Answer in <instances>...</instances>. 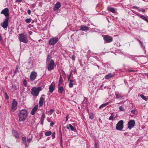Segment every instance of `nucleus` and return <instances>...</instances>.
Instances as JSON below:
<instances>
[{
  "instance_id": "obj_1",
  "label": "nucleus",
  "mask_w": 148,
  "mask_h": 148,
  "mask_svg": "<svg viewBox=\"0 0 148 148\" xmlns=\"http://www.w3.org/2000/svg\"><path fill=\"white\" fill-rule=\"evenodd\" d=\"M28 115V112L25 109H22L19 112L18 116L19 117V121L21 122L24 121Z\"/></svg>"
},
{
  "instance_id": "obj_2",
  "label": "nucleus",
  "mask_w": 148,
  "mask_h": 148,
  "mask_svg": "<svg viewBox=\"0 0 148 148\" xmlns=\"http://www.w3.org/2000/svg\"><path fill=\"white\" fill-rule=\"evenodd\" d=\"M18 38L20 41L21 42L24 43H27L28 41L27 37V35L24 33L20 34Z\"/></svg>"
},
{
  "instance_id": "obj_3",
  "label": "nucleus",
  "mask_w": 148,
  "mask_h": 148,
  "mask_svg": "<svg viewBox=\"0 0 148 148\" xmlns=\"http://www.w3.org/2000/svg\"><path fill=\"white\" fill-rule=\"evenodd\" d=\"M42 90V88L41 87H39L37 88H33L32 89V94L35 96H37L39 93L40 91H41Z\"/></svg>"
},
{
  "instance_id": "obj_4",
  "label": "nucleus",
  "mask_w": 148,
  "mask_h": 148,
  "mask_svg": "<svg viewBox=\"0 0 148 148\" xmlns=\"http://www.w3.org/2000/svg\"><path fill=\"white\" fill-rule=\"evenodd\" d=\"M123 120L119 121L116 125V129L118 130L121 131L123 128Z\"/></svg>"
},
{
  "instance_id": "obj_5",
  "label": "nucleus",
  "mask_w": 148,
  "mask_h": 148,
  "mask_svg": "<svg viewBox=\"0 0 148 148\" xmlns=\"http://www.w3.org/2000/svg\"><path fill=\"white\" fill-rule=\"evenodd\" d=\"M55 63L53 60H51L48 64H47V69L49 71H51L54 69Z\"/></svg>"
},
{
  "instance_id": "obj_6",
  "label": "nucleus",
  "mask_w": 148,
  "mask_h": 148,
  "mask_svg": "<svg viewBox=\"0 0 148 148\" xmlns=\"http://www.w3.org/2000/svg\"><path fill=\"white\" fill-rule=\"evenodd\" d=\"M9 18H6L4 20L3 22L1 23V25L2 27L6 30L8 24Z\"/></svg>"
},
{
  "instance_id": "obj_7",
  "label": "nucleus",
  "mask_w": 148,
  "mask_h": 148,
  "mask_svg": "<svg viewBox=\"0 0 148 148\" xmlns=\"http://www.w3.org/2000/svg\"><path fill=\"white\" fill-rule=\"evenodd\" d=\"M58 41V38L57 37H53L49 39L48 44L50 45H54Z\"/></svg>"
},
{
  "instance_id": "obj_8",
  "label": "nucleus",
  "mask_w": 148,
  "mask_h": 148,
  "mask_svg": "<svg viewBox=\"0 0 148 148\" xmlns=\"http://www.w3.org/2000/svg\"><path fill=\"white\" fill-rule=\"evenodd\" d=\"M135 121L134 120H130L128 123V127L129 130H131L135 126Z\"/></svg>"
},
{
  "instance_id": "obj_9",
  "label": "nucleus",
  "mask_w": 148,
  "mask_h": 148,
  "mask_svg": "<svg viewBox=\"0 0 148 148\" xmlns=\"http://www.w3.org/2000/svg\"><path fill=\"white\" fill-rule=\"evenodd\" d=\"M1 14L4 15L6 18H9V10L7 8H5L1 11Z\"/></svg>"
},
{
  "instance_id": "obj_10",
  "label": "nucleus",
  "mask_w": 148,
  "mask_h": 148,
  "mask_svg": "<svg viewBox=\"0 0 148 148\" xmlns=\"http://www.w3.org/2000/svg\"><path fill=\"white\" fill-rule=\"evenodd\" d=\"M37 76V72L35 71H32L31 72L30 77V80L32 81H33L36 78Z\"/></svg>"
},
{
  "instance_id": "obj_11",
  "label": "nucleus",
  "mask_w": 148,
  "mask_h": 148,
  "mask_svg": "<svg viewBox=\"0 0 148 148\" xmlns=\"http://www.w3.org/2000/svg\"><path fill=\"white\" fill-rule=\"evenodd\" d=\"M105 41L107 43L110 42L112 41V38L108 35H105L103 37Z\"/></svg>"
},
{
  "instance_id": "obj_12",
  "label": "nucleus",
  "mask_w": 148,
  "mask_h": 148,
  "mask_svg": "<svg viewBox=\"0 0 148 148\" xmlns=\"http://www.w3.org/2000/svg\"><path fill=\"white\" fill-rule=\"evenodd\" d=\"M17 105V102L15 99L13 100L12 103L11 110L14 112L16 108V106Z\"/></svg>"
},
{
  "instance_id": "obj_13",
  "label": "nucleus",
  "mask_w": 148,
  "mask_h": 148,
  "mask_svg": "<svg viewBox=\"0 0 148 148\" xmlns=\"http://www.w3.org/2000/svg\"><path fill=\"white\" fill-rule=\"evenodd\" d=\"M61 4L60 2H58L55 4L53 8V10L54 11H56L60 7Z\"/></svg>"
},
{
  "instance_id": "obj_14",
  "label": "nucleus",
  "mask_w": 148,
  "mask_h": 148,
  "mask_svg": "<svg viewBox=\"0 0 148 148\" xmlns=\"http://www.w3.org/2000/svg\"><path fill=\"white\" fill-rule=\"evenodd\" d=\"M38 105H36L33 108L31 112V114L34 115L35 114L38 109Z\"/></svg>"
},
{
  "instance_id": "obj_15",
  "label": "nucleus",
  "mask_w": 148,
  "mask_h": 148,
  "mask_svg": "<svg viewBox=\"0 0 148 148\" xmlns=\"http://www.w3.org/2000/svg\"><path fill=\"white\" fill-rule=\"evenodd\" d=\"M45 98L41 97L39 101V105L40 107H42L43 106V103L45 102Z\"/></svg>"
},
{
  "instance_id": "obj_16",
  "label": "nucleus",
  "mask_w": 148,
  "mask_h": 148,
  "mask_svg": "<svg viewBox=\"0 0 148 148\" xmlns=\"http://www.w3.org/2000/svg\"><path fill=\"white\" fill-rule=\"evenodd\" d=\"M89 28L86 26L81 25L80 30L86 32L89 29Z\"/></svg>"
},
{
  "instance_id": "obj_17",
  "label": "nucleus",
  "mask_w": 148,
  "mask_h": 148,
  "mask_svg": "<svg viewBox=\"0 0 148 148\" xmlns=\"http://www.w3.org/2000/svg\"><path fill=\"white\" fill-rule=\"evenodd\" d=\"M68 125L69 127L68 126H67L66 128L67 129H69V128H70L71 131H73L74 132L76 131V129L75 128L73 127L71 125L69 124Z\"/></svg>"
},
{
  "instance_id": "obj_18",
  "label": "nucleus",
  "mask_w": 148,
  "mask_h": 148,
  "mask_svg": "<svg viewBox=\"0 0 148 148\" xmlns=\"http://www.w3.org/2000/svg\"><path fill=\"white\" fill-rule=\"evenodd\" d=\"M58 92L59 93L61 94L62 93V92L64 90L63 87V86H59V85H58Z\"/></svg>"
},
{
  "instance_id": "obj_19",
  "label": "nucleus",
  "mask_w": 148,
  "mask_h": 148,
  "mask_svg": "<svg viewBox=\"0 0 148 148\" xmlns=\"http://www.w3.org/2000/svg\"><path fill=\"white\" fill-rule=\"evenodd\" d=\"M54 88H55L54 86L52 84H51L49 86V92L51 93L54 90Z\"/></svg>"
},
{
  "instance_id": "obj_20",
  "label": "nucleus",
  "mask_w": 148,
  "mask_h": 148,
  "mask_svg": "<svg viewBox=\"0 0 148 148\" xmlns=\"http://www.w3.org/2000/svg\"><path fill=\"white\" fill-rule=\"evenodd\" d=\"M114 75L111 73H110L108 75L105 76V78L106 79H108L110 78L113 76Z\"/></svg>"
},
{
  "instance_id": "obj_21",
  "label": "nucleus",
  "mask_w": 148,
  "mask_h": 148,
  "mask_svg": "<svg viewBox=\"0 0 148 148\" xmlns=\"http://www.w3.org/2000/svg\"><path fill=\"white\" fill-rule=\"evenodd\" d=\"M110 103V102H107L103 104L99 107V109H101L106 107Z\"/></svg>"
},
{
  "instance_id": "obj_22",
  "label": "nucleus",
  "mask_w": 148,
  "mask_h": 148,
  "mask_svg": "<svg viewBox=\"0 0 148 148\" xmlns=\"http://www.w3.org/2000/svg\"><path fill=\"white\" fill-rule=\"evenodd\" d=\"M132 8H133V9L136 8L139 11L141 12H144L145 11V9H140L139 7H136V6H133V7H132Z\"/></svg>"
},
{
  "instance_id": "obj_23",
  "label": "nucleus",
  "mask_w": 148,
  "mask_h": 148,
  "mask_svg": "<svg viewBox=\"0 0 148 148\" xmlns=\"http://www.w3.org/2000/svg\"><path fill=\"white\" fill-rule=\"evenodd\" d=\"M12 87L13 89L15 90L19 88V86H17L15 84H13L12 85Z\"/></svg>"
},
{
  "instance_id": "obj_24",
  "label": "nucleus",
  "mask_w": 148,
  "mask_h": 148,
  "mask_svg": "<svg viewBox=\"0 0 148 148\" xmlns=\"http://www.w3.org/2000/svg\"><path fill=\"white\" fill-rule=\"evenodd\" d=\"M22 140L23 143L24 144L26 147H27L26 144V139L25 137H22Z\"/></svg>"
},
{
  "instance_id": "obj_25",
  "label": "nucleus",
  "mask_w": 148,
  "mask_h": 148,
  "mask_svg": "<svg viewBox=\"0 0 148 148\" xmlns=\"http://www.w3.org/2000/svg\"><path fill=\"white\" fill-rule=\"evenodd\" d=\"M140 17L143 20L145 21L146 22H147V23H148V19L144 15H141L140 16Z\"/></svg>"
},
{
  "instance_id": "obj_26",
  "label": "nucleus",
  "mask_w": 148,
  "mask_h": 148,
  "mask_svg": "<svg viewBox=\"0 0 148 148\" xmlns=\"http://www.w3.org/2000/svg\"><path fill=\"white\" fill-rule=\"evenodd\" d=\"M89 118L90 119H92L94 118V115L92 113H89Z\"/></svg>"
},
{
  "instance_id": "obj_27",
  "label": "nucleus",
  "mask_w": 148,
  "mask_h": 148,
  "mask_svg": "<svg viewBox=\"0 0 148 148\" xmlns=\"http://www.w3.org/2000/svg\"><path fill=\"white\" fill-rule=\"evenodd\" d=\"M52 132L51 131H48L46 132L45 134V135L47 136H49L51 134Z\"/></svg>"
},
{
  "instance_id": "obj_28",
  "label": "nucleus",
  "mask_w": 148,
  "mask_h": 148,
  "mask_svg": "<svg viewBox=\"0 0 148 148\" xmlns=\"http://www.w3.org/2000/svg\"><path fill=\"white\" fill-rule=\"evenodd\" d=\"M62 81L63 79L62 77L60 76V79L59 80V83L58 85H59V86H60V84H62Z\"/></svg>"
},
{
  "instance_id": "obj_29",
  "label": "nucleus",
  "mask_w": 148,
  "mask_h": 148,
  "mask_svg": "<svg viewBox=\"0 0 148 148\" xmlns=\"http://www.w3.org/2000/svg\"><path fill=\"white\" fill-rule=\"evenodd\" d=\"M30 138H28L27 137V141L28 143H30L32 140V135H30Z\"/></svg>"
},
{
  "instance_id": "obj_30",
  "label": "nucleus",
  "mask_w": 148,
  "mask_h": 148,
  "mask_svg": "<svg viewBox=\"0 0 148 148\" xmlns=\"http://www.w3.org/2000/svg\"><path fill=\"white\" fill-rule=\"evenodd\" d=\"M109 10L110 11L113 13H114L115 12V9L113 8H110L109 9Z\"/></svg>"
},
{
  "instance_id": "obj_31",
  "label": "nucleus",
  "mask_w": 148,
  "mask_h": 148,
  "mask_svg": "<svg viewBox=\"0 0 148 148\" xmlns=\"http://www.w3.org/2000/svg\"><path fill=\"white\" fill-rule=\"evenodd\" d=\"M32 21V19L30 18H28L26 19L25 20V21L27 23H29Z\"/></svg>"
},
{
  "instance_id": "obj_32",
  "label": "nucleus",
  "mask_w": 148,
  "mask_h": 148,
  "mask_svg": "<svg viewBox=\"0 0 148 148\" xmlns=\"http://www.w3.org/2000/svg\"><path fill=\"white\" fill-rule=\"evenodd\" d=\"M13 132H15V134H14L15 137L16 138H17L18 137V134L17 133L15 130L12 131Z\"/></svg>"
},
{
  "instance_id": "obj_33",
  "label": "nucleus",
  "mask_w": 148,
  "mask_h": 148,
  "mask_svg": "<svg viewBox=\"0 0 148 148\" xmlns=\"http://www.w3.org/2000/svg\"><path fill=\"white\" fill-rule=\"evenodd\" d=\"M51 58V56L49 55H48L47 58V63L48 62H49Z\"/></svg>"
},
{
  "instance_id": "obj_34",
  "label": "nucleus",
  "mask_w": 148,
  "mask_h": 148,
  "mask_svg": "<svg viewBox=\"0 0 148 148\" xmlns=\"http://www.w3.org/2000/svg\"><path fill=\"white\" fill-rule=\"evenodd\" d=\"M54 110L51 109L48 112V113L50 115H51L52 114L53 112L54 111Z\"/></svg>"
},
{
  "instance_id": "obj_35",
  "label": "nucleus",
  "mask_w": 148,
  "mask_h": 148,
  "mask_svg": "<svg viewBox=\"0 0 148 148\" xmlns=\"http://www.w3.org/2000/svg\"><path fill=\"white\" fill-rule=\"evenodd\" d=\"M115 95L116 99H119V98L118 96V92H115Z\"/></svg>"
},
{
  "instance_id": "obj_36",
  "label": "nucleus",
  "mask_w": 148,
  "mask_h": 148,
  "mask_svg": "<svg viewBox=\"0 0 148 148\" xmlns=\"http://www.w3.org/2000/svg\"><path fill=\"white\" fill-rule=\"evenodd\" d=\"M114 118V115H111L109 117V120L113 121V120Z\"/></svg>"
},
{
  "instance_id": "obj_37",
  "label": "nucleus",
  "mask_w": 148,
  "mask_h": 148,
  "mask_svg": "<svg viewBox=\"0 0 148 148\" xmlns=\"http://www.w3.org/2000/svg\"><path fill=\"white\" fill-rule=\"evenodd\" d=\"M140 96L143 99H144L145 100H146V99L145 97V96H144L143 95H140Z\"/></svg>"
},
{
  "instance_id": "obj_38",
  "label": "nucleus",
  "mask_w": 148,
  "mask_h": 148,
  "mask_svg": "<svg viewBox=\"0 0 148 148\" xmlns=\"http://www.w3.org/2000/svg\"><path fill=\"white\" fill-rule=\"evenodd\" d=\"M55 135H56V133L55 132H53V133H52V135H51V136H52V137L53 139H54V138H55Z\"/></svg>"
},
{
  "instance_id": "obj_39",
  "label": "nucleus",
  "mask_w": 148,
  "mask_h": 148,
  "mask_svg": "<svg viewBox=\"0 0 148 148\" xmlns=\"http://www.w3.org/2000/svg\"><path fill=\"white\" fill-rule=\"evenodd\" d=\"M69 87L71 88H72L73 87V83L69 82Z\"/></svg>"
},
{
  "instance_id": "obj_40",
  "label": "nucleus",
  "mask_w": 148,
  "mask_h": 148,
  "mask_svg": "<svg viewBox=\"0 0 148 148\" xmlns=\"http://www.w3.org/2000/svg\"><path fill=\"white\" fill-rule=\"evenodd\" d=\"M45 118V115L44 113H43L42 114V116L41 118L42 119L44 120V119Z\"/></svg>"
},
{
  "instance_id": "obj_41",
  "label": "nucleus",
  "mask_w": 148,
  "mask_h": 148,
  "mask_svg": "<svg viewBox=\"0 0 148 148\" xmlns=\"http://www.w3.org/2000/svg\"><path fill=\"white\" fill-rule=\"evenodd\" d=\"M119 109L120 111H124V109H123V108L122 106H121L119 108Z\"/></svg>"
},
{
  "instance_id": "obj_42",
  "label": "nucleus",
  "mask_w": 148,
  "mask_h": 148,
  "mask_svg": "<svg viewBox=\"0 0 148 148\" xmlns=\"http://www.w3.org/2000/svg\"><path fill=\"white\" fill-rule=\"evenodd\" d=\"M23 85L25 87H26L27 86V81L25 80H24L23 81Z\"/></svg>"
},
{
  "instance_id": "obj_43",
  "label": "nucleus",
  "mask_w": 148,
  "mask_h": 148,
  "mask_svg": "<svg viewBox=\"0 0 148 148\" xmlns=\"http://www.w3.org/2000/svg\"><path fill=\"white\" fill-rule=\"evenodd\" d=\"M72 71H71V73L69 75V76H68V77L67 78V79H68V80H69V79H70V77H71V74H72Z\"/></svg>"
},
{
  "instance_id": "obj_44",
  "label": "nucleus",
  "mask_w": 148,
  "mask_h": 148,
  "mask_svg": "<svg viewBox=\"0 0 148 148\" xmlns=\"http://www.w3.org/2000/svg\"><path fill=\"white\" fill-rule=\"evenodd\" d=\"M27 12L28 14L30 15L31 13V10L29 9L28 10Z\"/></svg>"
},
{
  "instance_id": "obj_45",
  "label": "nucleus",
  "mask_w": 148,
  "mask_h": 148,
  "mask_svg": "<svg viewBox=\"0 0 148 148\" xmlns=\"http://www.w3.org/2000/svg\"><path fill=\"white\" fill-rule=\"evenodd\" d=\"M69 118V115L68 114L66 115V121H68Z\"/></svg>"
},
{
  "instance_id": "obj_46",
  "label": "nucleus",
  "mask_w": 148,
  "mask_h": 148,
  "mask_svg": "<svg viewBox=\"0 0 148 148\" xmlns=\"http://www.w3.org/2000/svg\"><path fill=\"white\" fill-rule=\"evenodd\" d=\"M131 112L133 114H135V110H131Z\"/></svg>"
},
{
  "instance_id": "obj_47",
  "label": "nucleus",
  "mask_w": 148,
  "mask_h": 148,
  "mask_svg": "<svg viewBox=\"0 0 148 148\" xmlns=\"http://www.w3.org/2000/svg\"><path fill=\"white\" fill-rule=\"evenodd\" d=\"M5 99H8L9 97H8V96L7 95V94L6 93H5Z\"/></svg>"
},
{
  "instance_id": "obj_48",
  "label": "nucleus",
  "mask_w": 148,
  "mask_h": 148,
  "mask_svg": "<svg viewBox=\"0 0 148 148\" xmlns=\"http://www.w3.org/2000/svg\"><path fill=\"white\" fill-rule=\"evenodd\" d=\"M138 40L139 42L141 44L142 47H143V44L142 42H141V41L139 39H138Z\"/></svg>"
},
{
  "instance_id": "obj_49",
  "label": "nucleus",
  "mask_w": 148,
  "mask_h": 148,
  "mask_svg": "<svg viewBox=\"0 0 148 148\" xmlns=\"http://www.w3.org/2000/svg\"><path fill=\"white\" fill-rule=\"evenodd\" d=\"M54 125V123L53 122H51L50 124V126H52Z\"/></svg>"
},
{
  "instance_id": "obj_50",
  "label": "nucleus",
  "mask_w": 148,
  "mask_h": 148,
  "mask_svg": "<svg viewBox=\"0 0 148 148\" xmlns=\"http://www.w3.org/2000/svg\"><path fill=\"white\" fill-rule=\"evenodd\" d=\"M18 68L17 67V68L16 69H15V70L14 71V74H15L17 72V71H18Z\"/></svg>"
},
{
  "instance_id": "obj_51",
  "label": "nucleus",
  "mask_w": 148,
  "mask_h": 148,
  "mask_svg": "<svg viewBox=\"0 0 148 148\" xmlns=\"http://www.w3.org/2000/svg\"><path fill=\"white\" fill-rule=\"evenodd\" d=\"M16 1L18 2H20L22 1V0H16Z\"/></svg>"
},
{
  "instance_id": "obj_52",
  "label": "nucleus",
  "mask_w": 148,
  "mask_h": 148,
  "mask_svg": "<svg viewBox=\"0 0 148 148\" xmlns=\"http://www.w3.org/2000/svg\"><path fill=\"white\" fill-rule=\"evenodd\" d=\"M2 40V36L1 35V34H0V41H1Z\"/></svg>"
},
{
  "instance_id": "obj_53",
  "label": "nucleus",
  "mask_w": 148,
  "mask_h": 148,
  "mask_svg": "<svg viewBox=\"0 0 148 148\" xmlns=\"http://www.w3.org/2000/svg\"><path fill=\"white\" fill-rule=\"evenodd\" d=\"M97 144L96 143H95V147L96 148L97 147Z\"/></svg>"
},
{
  "instance_id": "obj_54",
  "label": "nucleus",
  "mask_w": 148,
  "mask_h": 148,
  "mask_svg": "<svg viewBox=\"0 0 148 148\" xmlns=\"http://www.w3.org/2000/svg\"><path fill=\"white\" fill-rule=\"evenodd\" d=\"M44 120L42 119V121L41 122V124H42V125L43 124V123H44Z\"/></svg>"
},
{
  "instance_id": "obj_55",
  "label": "nucleus",
  "mask_w": 148,
  "mask_h": 148,
  "mask_svg": "<svg viewBox=\"0 0 148 148\" xmlns=\"http://www.w3.org/2000/svg\"><path fill=\"white\" fill-rule=\"evenodd\" d=\"M69 82H71V83H73V80L72 79H69Z\"/></svg>"
},
{
  "instance_id": "obj_56",
  "label": "nucleus",
  "mask_w": 148,
  "mask_h": 148,
  "mask_svg": "<svg viewBox=\"0 0 148 148\" xmlns=\"http://www.w3.org/2000/svg\"><path fill=\"white\" fill-rule=\"evenodd\" d=\"M30 135H32L31 134H29V135H28V137H28V138H30V136H30Z\"/></svg>"
},
{
  "instance_id": "obj_57",
  "label": "nucleus",
  "mask_w": 148,
  "mask_h": 148,
  "mask_svg": "<svg viewBox=\"0 0 148 148\" xmlns=\"http://www.w3.org/2000/svg\"><path fill=\"white\" fill-rule=\"evenodd\" d=\"M103 85H102L101 86V89L102 90H103V88H102L103 87Z\"/></svg>"
},
{
  "instance_id": "obj_58",
  "label": "nucleus",
  "mask_w": 148,
  "mask_h": 148,
  "mask_svg": "<svg viewBox=\"0 0 148 148\" xmlns=\"http://www.w3.org/2000/svg\"><path fill=\"white\" fill-rule=\"evenodd\" d=\"M60 146L62 147H63V145H62V143H60Z\"/></svg>"
},
{
  "instance_id": "obj_59",
  "label": "nucleus",
  "mask_w": 148,
  "mask_h": 148,
  "mask_svg": "<svg viewBox=\"0 0 148 148\" xmlns=\"http://www.w3.org/2000/svg\"><path fill=\"white\" fill-rule=\"evenodd\" d=\"M62 137L61 138V141H60V143H62Z\"/></svg>"
},
{
  "instance_id": "obj_60",
  "label": "nucleus",
  "mask_w": 148,
  "mask_h": 148,
  "mask_svg": "<svg viewBox=\"0 0 148 148\" xmlns=\"http://www.w3.org/2000/svg\"><path fill=\"white\" fill-rule=\"evenodd\" d=\"M97 66L98 67V69H99V66L98 65H97Z\"/></svg>"
},
{
  "instance_id": "obj_61",
  "label": "nucleus",
  "mask_w": 148,
  "mask_h": 148,
  "mask_svg": "<svg viewBox=\"0 0 148 148\" xmlns=\"http://www.w3.org/2000/svg\"><path fill=\"white\" fill-rule=\"evenodd\" d=\"M146 75H147V77H148V73H147Z\"/></svg>"
},
{
  "instance_id": "obj_62",
  "label": "nucleus",
  "mask_w": 148,
  "mask_h": 148,
  "mask_svg": "<svg viewBox=\"0 0 148 148\" xmlns=\"http://www.w3.org/2000/svg\"><path fill=\"white\" fill-rule=\"evenodd\" d=\"M106 88V86H105V87H104V88Z\"/></svg>"
},
{
  "instance_id": "obj_63",
  "label": "nucleus",
  "mask_w": 148,
  "mask_h": 148,
  "mask_svg": "<svg viewBox=\"0 0 148 148\" xmlns=\"http://www.w3.org/2000/svg\"><path fill=\"white\" fill-rule=\"evenodd\" d=\"M13 133H14V134H15V132H13Z\"/></svg>"
},
{
  "instance_id": "obj_64",
  "label": "nucleus",
  "mask_w": 148,
  "mask_h": 148,
  "mask_svg": "<svg viewBox=\"0 0 148 148\" xmlns=\"http://www.w3.org/2000/svg\"><path fill=\"white\" fill-rule=\"evenodd\" d=\"M44 96L45 95H42V96Z\"/></svg>"
}]
</instances>
